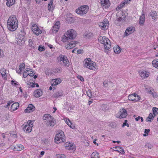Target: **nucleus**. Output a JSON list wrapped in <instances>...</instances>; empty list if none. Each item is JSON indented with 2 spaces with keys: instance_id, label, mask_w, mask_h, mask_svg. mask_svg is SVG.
<instances>
[{
  "instance_id": "1",
  "label": "nucleus",
  "mask_w": 158,
  "mask_h": 158,
  "mask_svg": "<svg viewBox=\"0 0 158 158\" xmlns=\"http://www.w3.org/2000/svg\"><path fill=\"white\" fill-rule=\"evenodd\" d=\"M18 21L16 16L15 15H11L7 20V27L9 30L14 31L18 28Z\"/></svg>"
},
{
  "instance_id": "2",
  "label": "nucleus",
  "mask_w": 158,
  "mask_h": 158,
  "mask_svg": "<svg viewBox=\"0 0 158 158\" xmlns=\"http://www.w3.org/2000/svg\"><path fill=\"white\" fill-rule=\"evenodd\" d=\"M76 36V31L73 29H71L68 31L67 32L64 34L61 40L63 42H65L69 41V40L74 39Z\"/></svg>"
},
{
  "instance_id": "3",
  "label": "nucleus",
  "mask_w": 158,
  "mask_h": 158,
  "mask_svg": "<svg viewBox=\"0 0 158 158\" xmlns=\"http://www.w3.org/2000/svg\"><path fill=\"white\" fill-rule=\"evenodd\" d=\"M98 41L104 45L105 49L109 50L110 48L111 43L109 39L106 37L100 36L99 37Z\"/></svg>"
},
{
  "instance_id": "4",
  "label": "nucleus",
  "mask_w": 158,
  "mask_h": 158,
  "mask_svg": "<svg viewBox=\"0 0 158 158\" xmlns=\"http://www.w3.org/2000/svg\"><path fill=\"white\" fill-rule=\"evenodd\" d=\"M44 120L46 121V124L52 127L56 124V122L55 119L52 116L48 114L44 115L43 117Z\"/></svg>"
},
{
  "instance_id": "5",
  "label": "nucleus",
  "mask_w": 158,
  "mask_h": 158,
  "mask_svg": "<svg viewBox=\"0 0 158 158\" xmlns=\"http://www.w3.org/2000/svg\"><path fill=\"white\" fill-rule=\"evenodd\" d=\"M64 136V133L62 131L58 132L55 139V142L57 143L65 142V140Z\"/></svg>"
},
{
  "instance_id": "6",
  "label": "nucleus",
  "mask_w": 158,
  "mask_h": 158,
  "mask_svg": "<svg viewBox=\"0 0 158 158\" xmlns=\"http://www.w3.org/2000/svg\"><path fill=\"white\" fill-rule=\"evenodd\" d=\"M89 10V7L87 5H83L79 7L76 10V12L80 15H82L86 14Z\"/></svg>"
},
{
  "instance_id": "7",
  "label": "nucleus",
  "mask_w": 158,
  "mask_h": 158,
  "mask_svg": "<svg viewBox=\"0 0 158 158\" xmlns=\"http://www.w3.org/2000/svg\"><path fill=\"white\" fill-rule=\"evenodd\" d=\"M85 62L84 64V67L89 68V69L93 70H95L96 68H95L94 65L95 63H93V61H91L90 59H86L84 61Z\"/></svg>"
},
{
  "instance_id": "8",
  "label": "nucleus",
  "mask_w": 158,
  "mask_h": 158,
  "mask_svg": "<svg viewBox=\"0 0 158 158\" xmlns=\"http://www.w3.org/2000/svg\"><path fill=\"white\" fill-rule=\"evenodd\" d=\"M109 25V23L108 20L106 19H105L102 22L99 23V26L102 29L105 30L107 29Z\"/></svg>"
},
{
  "instance_id": "9",
  "label": "nucleus",
  "mask_w": 158,
  "mask_h": 158,
  "mask_svg": "<svg viewBox=\"0 0 158 158\" xmlns=\"http://www.w3.org/2000/svg\"><path fill=\"white\" fill-rule=\"evenodd\" d=\"M117 21L121 22L124 20L125 18V14L122 11H119L116 14Z\"/></svg>"
},
{
  "instance_id": "10",
  "label": "nucleus",
  "mask_w": 158,
  "mask_h": 158,
  "mask_svg": "<svg viewBox=\"0 0 158 158\" xmlns=\"http://www.w3.org/2000/svg\"><path fill=\"white\" fill-rule=\"evenodd\" d=\"M60 62H62L63 63V65L68 67L69 65V62L66 57L62 55H60L59 56Z\"/></svg>"
},
{
  "instance_id": "11",
  "label": "nucleus",
  "mask_w": 158,
  "mask_h": 158,
  "mask_svg": "<svg viewBox=\"0 0 158 158\" xmlns=\"http://www.w3.org/2000/svg\"><path fill=\"white\" fill-rule=\"evenodd\" d=\"M128 98L130 101H133L135 102H138L140 99L139 96L136 94H130L128 96Z\"/></svg>"
},
{
  "instance_id": "12",
  "label": "nucleus",
  "mask_w": 158,
  "mask_h": 158,
  "mask_svg": "<svg viewBox=\"0 0 158 158\" xmlns=\"http://www.w3.org/2000/svg\"><path fill=\"white\" fill-rule=\"evenodd\" d=\"M31 29L33 32L37 35L42 33V31L40 30L36 24H33L31 27Z\"/></svg>"
},
{
  "instance_id": "13",
  "label": "nucleus",
  "mask_w": 158,
  "mask_h": 158,
  "mask_svg": "<svg viewBox=\"0 0 158 158\" xmlns=\"http://www.w3.org/2000/svg\"><path fill=\"white\" fill-rule=\"evenodd\" d=\"M139 73L140 75L143 78H146L149 75V72L143 70H140Z\"/></svg>"
},
{
  "instance_id": "14",
  "label": "nucleus",
  "mask_w": 158,
  "mask_h": 158,
  "mask_svg": "<svg viewBox=\"0 0 158 158\" xmlns=\"http://www.w3.org/2000/svg\"><path fill=\"white\" fill-rule=\"evenodd\" d=\"M35 107L32 104H29L26 109L25 110L26 113H30L33 112L35 110Z\"/></svg>"
},
{
  "instance_id": "15",
  "label": "nucleus",
  "mask_w": 158,
  "mask_h": 158,
  "mask_svg": "<svg viewBox=\"0 0 158 158\" xmlns=\"http://www.w3.org/2000/svg\"><path fill=\"white\" fill-rule=\"evenodd\" d=\"M76 44V42L75 41H71L66 46V48L67 49H71L75 46Z\"/></svg>"
},
{
  "instance_id": "16",
  "label": "nucleus",
  "mask_w": 158,
  "mask_h": 158,
  "mask_svg": "<svg viewBox=\"0 0 158 158\" xmlns=\"http://www.w3.org/2000/svg\"><path fill=\"white\" fill-rule=\"evenodd\" d=\"M127 112L125 109H123L120 111V114L119 116L120 118H126L127 116Z\"/></svg>"
},
{
  "instance_id": "17",
  "label": "nucleus",
  "mask_w": 158,
  "mask_h": 158,
  "mask_svg": "<svg viewBox=\"0 0 158 158\" xmlns=\"http://www.w3.org/2000/svg\"><path fill=\"white\" fill-rule=\"evenodd\" d=\"M61 81V80L60 78H57L56 79H53L52 81V82L53 83H52L51 85L52 86L54 85H56L60 83Z\"/></svg>"
},
{
  "instance_id": "18",
  "label": "nucleus",
  "mask_w": 158,
  "mask_h": 158,
  "mask_svg": "<svg viewBox=\"0 0 158 158\" xmlns=\"http://www.w3.org/2000/svg\"><path fill=\"white\" fill-rule=\"evenodd\" d=\"M23 129L24 131L27 133H29L31 131L32 129V126L29 125H26L23 127Z\"/></svg>"
},
{
  "instance_id": "19",
  "label": "nucleus",
  "mask_w": 158,
  "mask_h": 158,
  "mask_svg": "<svg viewBox=\"0 0 158 158\" xmlns=\"http://www.w3.org/2000/svg\"><path fill=\"white\" fill-rule=\"evenodd\" d=\"M145 21V17L144 16V14L143 12L142 15L140 16L139 19V24L140 25H143Z\"/></svg>"
},
{
  "instance_id": "20",
  "label": "nucleus",
  "mask_w": 158,
  "mask_h": 158,
  "mask_svg": "<svg viewBox=\"0 0 158 158\" xmlns=\"http://www.w3.org/2000/svg\"><path fill=\"white\" fill-rule=\"evenodd\" d=\"M42 95V92L40 89H37L34 92V96L36 98H39Z\"/></svg>"
},
{
  "instance_id": "21",
  "label": "nucleus",
  "mask_w": 158,
  "mask_h": 158,
  "mask_svg": "<svg viewBox=\"0 0 158 158\" xmlns=\"http://www.w3.org/2000/svg\"><path fill=\"white\" fill-rule=\"evenodd\" d=\"M157 13L155 11L152 10L149 13V15L152 17V19H153L155 20L156 19L157 17Z\"/></svg>"
},
{
  "instance_id": "22",
  "label": "nucleus",
  "mask_w": 158,
  "mask_h": 158,
  "mask_svg": "<svg viewBox=\"0 0 158 158\" xmlns=\"http://www.w3.org/2000/svg\"><path fill=\"white\" fill-rule=\"evenodd\" d=\"M53 0H50V2L48 5V9L49 11H51L53 10L55 7V5L53 4Z\"/></svg>"
},
{
  "instance_id": "23",
  "label": "nucleus",
  "mask_w": 158,
  "mask_h": 158,
  "mask_svg": "<svg viewBox=\"0 0 158 158\" xmlns=\"http://www.w3.org/2000/svg\"><path fill=\"white\" fill-rule=\"evenodd\" d=\"M19 106V104L18 102H15L13 103L11 107V109L13 111L16 110Z\"/></svg>"
},
{
  "instance_id": "24",
  "label": "nucleus",
  "mask_w": 158,
  "mask_h": 158,
  "mask_svg": "<svg viewBox=\"0 0 158 158\" xmlns=\"http://www.w3.org/2000/svg\"><path fill=\"white\" fill-rule=\"evenodd\" d=\"M133 31H132V27H130L128 28L126 30L125 32V34L127 36L129 35L130 34L132 33Z\"/></svg>"
},
{
  "instance_id": "25",
  "label": "nucleus",
  "mask_w": 158,
  "mask_h": 158,
  "mask_svg": "<svg viewBox=\"0 0 158 158\" xmlns=\"http://www.w3.org/2000/svg\"><path fill=\"white\" fill-rule=\"evenodd\" d=\"M62 95L63 93L62 92L57 91L53 95L52 97L54 98H57L59 97L62 96Z\"/></svg>"
},
{
  "instance_id": "26",
  "label": "nucleus",
  "mask_w": 158,
  "mask_h": 158,
  "mask_svg": "<svg viewBox=\"0 0 158 158\" xmlns=\"http://www.w3.org/2000/svg\"><path fill=\"white\" fill-rule=\"evenodd\" d=\"M6 5L8 6H10L13 5L15 2V0H6Z\"/></svg>"
},
{
  "instance_id": "27",
  "label": "nucleus",
  "mask_w": 158,
  "mask_h": 158,
  "mask_svg": "<svg viewBox=\"0 0 158 158\" xmlns=\"http://www.w3.org/2000/svg\"><path fill=\"white\" fill-rule=\"evenodd\" d=\"M24 148L23 146L21 144H18L16 145L14 149L17 151H20L22 150Z\"/></svg>"
},
{
  "instance_id": "28",
  "label": "nucleus",
  "mask_w": 158,
  "mask_h": 158,
  "mask_svg": "<svg viewBox=\"0 0 158 158\" xmlns=\"http://www.w3.org/2000/svg\"><path fill=\"white\" fill-rule=\"evenodd\" d=\"M113 50L114 52L116 54H119L121 52L120 48L118 46L114 47Z\"/></svg>"
},
{
  "instance_id": "29",
  "label": "nucleus",
  "mask_w": 158,
  "mask_h": 158,
  "mask_svg": "<svg viewBox=\"0 0 158 158\" xmlns=\"http://www.w3.org/2000/svg\"><path fill=\"white\" fill-rule=\"evenodd\" d=\"M91 158H99V154L98 152H94L91 155Z\"/></svg>"
},
{
  "instance_id": "30",
  "label": "nucleus",
  "mask_w": 158,
  "mask_h": 158,
  "mask_svg": "<svg viewBox=\"0 0 158 158\" xmlns=\"http://www.w3.org/2000/svg\"><path fill=\"white\" fill-rule=\"evenodd\" d=\"M0 73L3 78L4 79H6V70L5 69H3L1 70Z\"/></svg>"
},
{
  "instance_id": "31",
  "label": "nucleus",
  "mask_w": 158,
  "mask_h": 158,
  "mask_svg": "<svg viewBox=\"0 0 158 158\" xmlns=\"http://www.w3.org/2000/svg\"><path fill=\"white\" fill-rule=\"evenodd\" d=\"M119 148V149H121L119 151L118 150H114V151L118 152H120L123 154H124L125 153L124 150L121 147H119L116 146L114 147L113 148Z\"/></svg>"
},
{
  "instance_id": "32",
  "label": "nucleus",
  "mask_w": 158,
  "mask_h": 158,
  "mask_svg": "<svg viewBox=\"0 0 158 158\" xmlns=\"http://www.w3.org/2000/svg\"><path fill=\"white\" fill-rule=\"evenodd\" d=\"M152 64L153 66L158 69V59L153 60L152 62Z\"/></svg>"
},
{
  "instance_id": "33",
  "label": "nucleus",
  "mask_w": 158,
  "mask_h": 158,
  "mask_svg": "<svg viewBox=\"0 0 158 158\" xmlns=\"http://www.w3.org/2000/svg\"><path fill=\"white\" fill-rule=\"evenodd\" d=\"M101 109L104 111H106L109 109V107L106 104H103L101 106Z\"/></svg>"
},
{
  "instance_id": "34",
  "label": "nucleus",
  "mask_w": 158,
  "mask_h": 158,
  "mask_svg": "<svg viewBox=\"0 0 158 158\" xmlns=\"http://www.w3.org/2000/svg\"><path fill=\"white\" fill-rule=\"evenodd\" d=\"M101 3L102 5L104 6L105 5H108L109 4V0H100Z\"/></svg>"
},
{
  "instance_id": "35",
  "label": "nucleus",
  "mask_w": 158,
  "mask_h": 158,
  "mask_svg": "<svg viewBox=\"0 0 158 158\" xmlns=\"http://www.w3.org/2000/svg\"><path fill=\"white\" fill-rule=\"evenodd\" d=\"M152 111L154 116L157 115L158 114V108L156 107H153L152 108Z\"/></svg>"
},
{
  "instance_id": "36",
  "label": "nucleus",
  "mask_w": 158,
  "mask_h": 158,
  "mask_svg": "<svg viewBox=\"0 0 158 158\" xmlns=\"http://www.w3.org/2000/svg\"><path fill=\"white\" fill-rule=\"evenodd\" d=\"M21 34H19V40L22 41L25 38L24 33L21 32Z\"/></svg>"
},
{
  "instance_id": "37",
  "label": "nucleus",
  "mask_w": 158,
  "mask_h": 158,
  "mask_svg": "<svg viewBox=\"0 0 158 158\" xmlns=\"http://www.w3.org/2000/svg\"><path fill=\"white\" fill-rule=\"evenodd\" d=\"M60 22L59 21H57L56 22V23H55V25L53 26L54 27H55V28H56V29H58L59 30V29L60 27Z\"/></svg>"
},
{
  "instance_id": "38",
  "label": "nucleus",
  "mask_w": 158,
  "mask_h": 158,
  "mask_svg": "<svg viewBox=\"0 0 158 158\" xmlns=\"http://www.w3.org/2000/svg\"><path fill=\"white\" fill-rule=\"evenodd\" d=\"M25 68V64L23 63H22L19 66V69L21 70L23 69H24Z\"/></svg>"
},
{
  "instance_id": "39",
  "label": "nucleus",
  "mask_w": 158,
  "mask_h": 158,
  "mask_svg": "<svg viewBox=\"0 0 158 158\" xmlns=\"http://www.w3.org/2000/svg\"><path fill=\"white\" fill-rule=\"evenodd\" d=\"M87 95L90 98H91L92 96V92L90 90H89L86 92Z\"/></svg>"
},
{
  "instance_id": "40",
  "label": "nucleus",
  "mask_w": 158,
  "mask_h": 158,
  "mask_svg": "<svg viewBox=\"0 0 158 158\" xmlns=\"http://www.w3.org/2000/svg\"><path fill=\"white\" fill-rule=\"evenodd\" d=\"M71 143L69 142H67L65 143L64 144V145L65 148L67 149H69V148L70 145Z\"/></svg>"
},
{
  "instance_id": "41",
  "label": "nucleus",
  "mask_w": 158,
  "mask_h": 158,
  "mask_svg": "<svg viewBox=\"0 0 158 158\" xmlns=\"http://www.w3.org/2000/svg\"><path fill=\"white\" fill-rule=\"evenodd\" d=\"M38 49L40 51L42 52L45 50V48L44 47L42 46H40Z\"/></svg>"
},
{
  "instance_id": "42",
  "label": "nucleus",
  "mask_w": 158,
  "mask_h": 158,
  "mask_svg": "<svg viewBox=\"0 0 158 158\" xmlns=\"http://www.w3.org/2000/svg\"><path fill=\"white\" fill-rule=\"evenodd\" d=\"M75 149V146L74 145H73L72 144H71L70 145L68 150H74Z\"/></svg>"
},
{
  "instance_id": "43",
  "label": "nucleus",
  "mask_w": 158,
  "mask_h": 158,
  "mask_svg": "<svg viewBox=\"0 0 158 158\" xmlns=\"http://www.w3.org/2000/svg\"><path fill=\"white\" fill-rule=\"evenodd\" d=\"M145 147L146 148L150 149H151L152 147V146L151 145L148 143H146L145 144Z\"/></svg>"
},
{
  "instance_id": "44",
  "label": "nucleus",
  "mask_w": 158,
  "mask_h": 158,
  "mask_svg": "<svg viewBox=\"0 0 158 158\" xmlns=\"http://www.w3.org/2000/svg\"><path fill=\"white\" fill-rule=\"evenodd\" d=\"M78 79H79L82 81H83L84 80V79L83 77L81 76L78 75L77 77Z\"/></svg>"
},
{
  "instance_id": "45",
  "label": "nucleus",
  "mask_w": 158,
  "mask_h": 158,
  "mask_svg": "<svg viewBox=\"0 0 158 158\" xmlns=\"http://www.w3.org/2000/svg\"><path fill=\"white\" fill-rule=\"evenodd\" d=\"M58 29H56L55 27H53L52 29V32L53 33H56L58 31Z\"/></svg>"
},
{
  "instance_id": "46",
  "label": "nucleus",
  "mask_w": 158,
  "mask_h": 158,
  "mask_svg": "<svg viewBox=\"0 0 158 158\" xmlns=\"http://www.w3.org/2000/svg\"><path fill=\"white\" fill-rule=\"evenodd\" d=\"M28 42L29 46L30 47H32L33 43H32V40L31 39H29Z\"/></svg>"
},
{
  "instance_id": "47",
  "label": "nucleus",
  "mask_w": 158,
  "mask_h": 158,
  "mask_svg": "<svg viewBox=\"0 0 158 158\" xmlns=\"http://www.w3.org/2000/svg\"><path fill=\"white\" fill-rule=\"evenodd\" d=\"M32 70L31 69H30V71L31 72H32V73H30L29 74H28V75H29L30 76L32 77L34 75V74H35V73H33V72L32 71Z\"/></svg>"
},
{
  "instance_id": "48",
  "label": "nucleus",
  "mask_w": 158,
  "mask_h": 158,
  "mask_svg": "<svg viewBox=\"0 0 158 158\" xmlns=\"http://www.w3.org/2000/svg\"><path fill=\"white\" fill-rule=\"evenodd\" d=\"M29 87H35V83H33V82H30L29 85Z\"/></svg>"
},
{
  "instance_id": "49",
  "label": "nucleus",
  "mask_w": 158,
  "mask_h": 158,
  "mask_svg": "<svg viewBox=\"0 0 158 158\" xmlns=\"http://www.w3.org/2000/svg\"><path fill=\"white\" fill-rule=\"evenodd\" d=\"M154 117L155 116H154V115L153 114H152V113H150L148 117L151 118V119L152 120H153Z\"/></svg>"
},
{
  "instance_id": "50",
  "label": "nucleus",
  "mask_w": 158,
  "mask_h": 158,
  "mask_svg": "<svg viewBox=\"0 0 158 158\" xmlns=\"http://www.w3.org/2000/svg\"><path fill=\"white\" fill-rule=\"evenodd\" d=\"M152 96L154 98H156L157 97V95L156 93L155 92H153L152 94Z\"/></svg>"
},
{
  "instance_id": "51",
  "label": "nucleus",
  "mask_w": 158,
  "mask_h": 158,
  "mask_svg": "<svg viewBox=\"0 0 158 158\" xmlns=\"http://www.w3.org/2000/svg\"><path fill=\"white\" fill-rule=\"evenodd\" d=\"M13 102H12V101H11V102H8L7 103V105L5 107L6 108H8L9 107L10 104L11 103H12Z\"/></svg>"
},
{
  "instance_id": "52",
  "label": "nucleus",
  "mask_w": 158,
  "mask_h": 158,
  "mask_svg": "<svg viewBox=\"0 0 158 158\" xmlns=\"http://www.w3.org/2000/svg\"><path fill=\"white\" fill-rule=\"evenodd\" d=\"M150 131V129H145L144 133L148 134V133Z\"/></svg>"
},
{
  "instance_id": "53",
  "label": "nucleus",
  "mask_w": 158,
  "mask_h": 158,
  "mask_svg": "<svg viewBox=\"0 0 158 158\" xmlns=\"http://www.w3.org/2000/svg\"><path fill=\"white\" fill-rule=\"evenodd\" d=\"M127 120H126L124 121V122L123 123V125H122V127H124L125 126H126L127 125Z\"/></svg>"
},
{
  "instance_id": "54",
  "label": "nucleus",
  "mask_w": 158,
  "mask_h": 158,
  "mask_svg": "<svg viewBox=\"0 0 158 158\" xmlns=\"http://www.w3.org/2000/svg\"><path fill=\"white\" fill-rule=\"evenodd\" d=\"M59 71V69H53V71L55 73H58Z\"/></svg>"
},
{
  "instance_id": "55",
  "label": "nucleus",
  "mask_w": 158,
  "mask_h": 158,
  "mask_svg": "<svg viewBox=\"0 0 158 158\" xmlns=\"http://www.w3.org/2000/svg\"><path fill=\"white\" fill-rule=\"evenodd\" d=\"M103 85L105 87H106L107 86V81H105L103 82Z\"/></svg>"
},
{
  "instance_id": "56",
  "label": "nucleus",
  "mask_w": 158,
  "mask_h": 158,
  "mask_svg": "<svg viewBox=\"0 0 158 158\" xmlns=\"http://www.w3.org/2000/svg\"><path fill=\"white\" fill-rule=\"evenodd\" d=\"M67 124L70 127H71L72 128H73L74 127V126L73 127V125L71 122L70 123H69V124Z\"/></svg>"
},
{
  "instance_id": "57",
  "label": "nucleus",
  "mask_w": 158,
  "mask_h": 158,
  "mask_svg": "<svg viewBox=\"0 0 158 158\" xmlns=\"http://www.w3.org/2000/svg\"><path fill=\"white\" fill-rule=\"evenodd\" d=\"M29 70H30V69L28 68H26L25 70L24 71V73H27V72H28Z\"/></svg>"
},
{
  "instance_id": "58",
  "label": "nucleus",
  "mask_w": 158,
  "mask_h": 158,
  "mask_svg": "<svg viewBox=\"0 0 158 158\" xmlns=\"http://www.w3.org/2000/svg\"><path fill=\"white\" fill-rule=\"evenodd\" d=\"M65 122L66 124H69V123H70L71 122L69 119H66L65 121Z\"/></svg>"
},
{
  "instance_id": "59",
  "label": "nucleus",
  "mask_w": 158,
  "mask_h": 158,
  "mask_svg": "<svg viewBox=\"0 0 158 158\" xmlns=\"http://www.w3.org/2000/svg\"><path fill=\"white\" fill-rule=\"evenodd\" d=\"M152 119H151V118H150L149 117H148L146 119V121L147 122H151L152 121H151V120Z\"/></svg>"
},
{
  "instance_id": "60",
  "label": "nucleus",
  "mask_w": 158,
  "mask_h": 158,
  "mask_svg": "<svg viewBox=\"0 0 158 158\" xmlns=\"http://www.w3.org/2000/svg\"><path fill=\"white\" fill-rule=\"evenodd\" d=\"M154 91H152L151 90H148V93H149L150 94H152V95L153 92Z\"/></svg>"
},
{
  "instance_id": "61",
  "label": "nucleus",
  "mask_w": 158,
  "mask_h": 158,
  "mask_svg": "<svg viewBox=\"0 0 158 158\" xmlns=\"http://www.w3.org/2000/svg\"><path fill=\"white\" fill-rule=\"evenodd\" d=\"M140 118H141V117H140L139 116H138V117H137L135 118V120L136 121H138L139 120V119H140Z\"/></svg>"
},
{
  "instance_id": "62",
  "label": "nucleus",
  "mask_w": 158,
  "mask_h": 158,
  "mask_svg": "<svg viewBox=\"0 0 158 158\" xmlns=\"http://www.w3.org/2000/svg\"><path fill=\"white\" fill-rule=\"evenodd\" d=\"M109 126H110L111 127H112V128H114V124L113 123H110L109 125Z\"/></svg>"
},
{
  "instance_id": "63",
  "label": "nucleus",
  "mask_w": 158,
  "mask_h": 158,
  "mask_svg": "<svg viewBox=\"0 0 158 158\" xmlns=\"http://www.w3.org/2000/svg\"><path fill=\"white\" fill-rule=\"evenodd\" d=\"M21 71L22 70L21 69H19L16 70V72L18 73H20Z\"/></svg>"
},
{
  "instance_id": "64",
  "label": "nucleus",
  "mask_w": 158,
  "mask_h": 158,
  "mask_svg": "<svg viewBox=\"0 0 158 158\" xmlns=\"http://www.w3.org/2000/svg\"><path fill=\"white\" fill-rule=\"evenodd\" d=\"M28 122H29V125H30V124L32 125L33 123V121H32L31 120L28 121Z\"/></svg>"
}]
</instances>
